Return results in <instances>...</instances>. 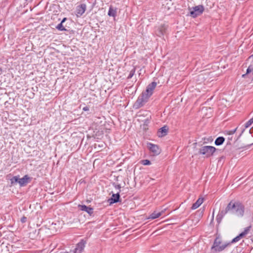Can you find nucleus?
<instances>
[{"mask_svg": "<svg viewBox=\"0 0 253 253\" xmlns=\"http://www.w3.org/2000/svg\"><path fill=\"white\" fill-rule=\"evenodd\" d=\"M230 212L232 214L240 217L243 216L244 213V207L239 202L231 201L227 206L225 210L219 211L216 216V220L220 223L224 216Z\"/></svg>", "mask_w": 253, "mask_h": 253, "instance_id": "f257e3e1", "label": "nucleus"}, {"mask_svg": "<svg viewBox=\"0 0 253 253\" xmlns=\"http://www.w3.org/2000/svg\"><path fill=\"white\" fill-rule=\"evenodd\" d=\"M215 148L211 146H204L202 147L199 151L200 154L204 155L205 157H210L215 151Z\"/></svg>", "mask_w": 253, "mask_h": 253, "instance_id": "f03ea898", "label": "nucleus"}, {"mask_svg": "<svg viewBox=\"0 0 253 253\" xmlns=\"http://www.w3.org/2000/svg\"><path fill=\"white\" fill-rule=\"evenodd\" d=\"M230 245V243H224L221 244L220 240L216 238L213 243L212 249H214L216 252H221L224 250L227 247Z\"/></svg>", "mask_w": 253, "mask_h": 253, "instance_id": "7ed1b4c3", "label": "nucleus"}, {"mask_svg": "<svg viewBox=\"0 0 253 253\" xmlns=\"http://www.w3.org/2000/svg\"><path fill=\"white\" fill-rule=\"evenodd\" d=\"M204 11V6L202 5H199L190 9V15L193 18H196L201 15Z\"/></svg>", "mask_w": 253, "mask_h": 253, "instance_id": "20e7f679", "label": "nucleus"}, {"mask_svg": "<svg viewBox=\"0 0 253 253\" xmlns=\"http://www.w3.org/2000/svg\"><path fill=\"white\" fill-rule=\"evenodd\" d=\"M149 97L146 95L145 94L142 93L141 95L138 98L134 104V107L136 108H138L141 107L143 105V104L146 102L148 99Z\"/></svg>", "mask_w": 253, "mask_h": 253, "instance_id": "39448f33", "label": "nucleus"}, {"mask_svg": "<svg viewBox=\"0 0 253 253\" xmlns=\"http://www.w3.org/2000/svg\"><path fill=\"white\" fill-rule=\"evenodd\" d=\"M156 85L157 83L156 82H152L151 84L148 85L145 92L143 93L145 94L149 98L153 94V90L155 89Z\"/></svg>", "mask_w": 253, "mask_h": 253, "instance_id": "423d86ee", "label": "nucleus"}, {"mask_svg": "<svg viewBox=\"0 0 253 253\" xmlns=\"http://www.w3.org/2000/svg\"><path fill=\"white\" fill-rule=\"evenodd\" d=\"M250 226L246 227L243 232H242L238 236L234 238L230 243L231 244L237 242L239 241L241 238L244 237L249 233V231L250 230Z\"/></svg>", "mask_w": 253, "mask_h": 253, "instance_id": "0eeeda50", "label": "nucleus"}, {"mask_svg": "<svg viewBox=\"0 0 253 253\" xmlns=\"http://www.w3.org/2000/svg\"><path fill=\"white\" fill-rule=\"evenodd\" d=\"M85 244V243L83 240L79 242L77 245V247L74 251V253H81L84 248Z\"/></svg>", "mask_w": 253, "mask_h": 253, "instance_id": "6e6552de", "label": "nucleus"}, {"mask_svg": "<svg viewBox=\"0 0 253 253\" xmlns=\"http://www.w3.org/2000/svg\"><path fill=\"white\" fill-rule=\"evenodd\" d=\"M148 147L154 154L157 155L159 154V148L157 145L149 143L148 144Z\"/></svg>", "mask_w": 253, "mask_h": 253, "instance_id": "1a4fd4ad", "label": "nucleus"}, {"mask_svg": "<svg viewBox=\"0 0 253 253\" xmlns=\"http://www.w3.org/2000/svg\"><path fill=\"white\" fill-rule=\"evenodd\" d=\"M168 130V127L164 126L161 128L157 132V135L159 137H163L167 135Z\"/></svg>", "mask_w": 253, "mask_h": 253, "instance_id": "9d476101", "label": "nucleus"}, {"mask_svg": "<svg viewBox=\"0 0 253 253\" xmlns=\"http://www.w3.org/2000/svg\"><path fill=\"white\" fill-rule=\"evenodd\" d=\"M120 198L119 192H117L116 194H113L112 197L109 199L110 204H113L119 201Z\"/></svg>", "mask_w": 253, "mask_h": 253, "instance_id": "9b49d317", "label": "nucleus"}, {"mask_svg": "<svg viewBox=\"0 0 253 253\" xmlns=\"http://www.w3.org/2000/svg\"><path fill=\"white\" fill-rule=\"evenodd\" d=\"M79 207L80 208V210L83 211H85L87 212L89 215H91L93 213V209L87 207L85 205H79Z\"/></svg>", "mask_w": 253, "mask_h": 253, "instance_id": "f8f14e48", "label": "nucleus"}, {"mask_svg": "<svg viewBox=\"0 0 253 253\" xmlns=\"http://www.w3.org/2000/svg\"><path fill=\"white\" fill-rule=\"evenodd\" d=\"M29 179V176L27 175H26L23 177L19 178V184L21 186H23L28 182Z\"/></svg>", "mask_w": 253, "mask_h": 253, "instance_id": "ddd939ff", "label": "nucleus"}, {"mask_svg": "<svg viewBox=\"0 0 253 253\" xmlns=\"http://www.w3.org/2000/svg\"><path fill=\"white\" fill-rule=\"evenodd\" d=\"M204 199L202 198H199L197 201L194 203L191 207L192 210H195L197 209L203 203Z\"/></svg>", "mask_w": 253, "mask_h": 253, "instance_id": "4468645a", "label": "nucleus"}, {"mask_svg": "<svg viewBox=\"0 0 253 253\" xmlns=\"http://www.w3.org/2000/svg\"><path fill=\"white\" fill-rule=\"evenodd\" d=\"M162 214V212L155 211L150 215L149 218L155 219L160 216Z\"/></svg>", "mask_w": 253, "mask_h": 253, "instance_id": "2eb2a0df", "label": "nucleus"}, {"mask_svg": "<svg viewBox=\"0 0 253 253\" xmlns=\"http://www.w3.org/2000/svg\"><path fill=\"white\" fill-rule=\"evenodd\" d=\"M117 10L116 8H114L113 7L110 6L108 11V15L110 16H113L115 17L116 15Z\"/></svg>", "mask_w": 253, "mask_h": 253, "instance_id": "dca6fc26", "label": "nucleus"}, {"mask_svg": "<svg viewBox=\"0 0 253 253\" xmlns=\"http://www.w3.org/2000/svg\"><path fill=\"white\" fill-rule=\"evenodd\" d=\"M224 140L223 137H218L215 141V144L217 146L221 145L224 142Z\"/></svg>", "mask_w": 253, "mask_h": 253, "instance_id": "f3484780", "label": "nucleus"}, {"mask_svg": "<svg viewBox=\"0 0 253 253\" xmlns=\"http://www.w3.org/2000/svg\"><path fill=\"white\" fill-rule=\"evenodd\" d=\"M66 18H64L62 20V21L61 22V23L60 24H59L57 26H56V28L59 30V31H65L66 30L65 28L64 27L63 25V23L65 22V21L66 20Z\"/></svg>", "mask_w": 253, "mask_h": 253, "instance_id": "a211bd4d", "label": "nucleus"}, {"mask_svg": "<svg viewBox=\"0 0 253 253\" xmlns=\"http://www.w3.org/2000/svg\"><path fill=\"white\" fill-rule=\"evenodd\" d=\"M252 121L251 120H250L249 121H248L245 125V128L243 129L242 131V133H243V132L245 131V129L250 127L252 125V124L253 123L252 122H251Z\"/></svg>", "mask_w": 253, "mask_h": 253, "instance_id": "6ab92c4d", "label": "nucleus"}, {"mask_svg": "<svg viewBox=\"0 0 253 253\" xmlns=\"http://www.w3.org/2000/svg\"><path fill=\"white\" fill-rule=\"evenodd\" d=\"M19 178L18 176H14L11 179V183H13L14 182L19 183Z\"/></svg>", "mask_w": 253, "mask_h": 253, "instance_id": "aec40b11", "label": "nucleus"}, {"mask_svg": "<svg viewBox=\"0 0 253 253\" xmlns=\"http://www.w3.org/2000/svg\"><path fill=\"white\" fill-rule=\"evenodd\" d=\"M141 164L143 165H149L151 164V162L148 160H143L141 161Z\"/></svg>", "mask_w": 253, "mask_h": 253, "instance_id": "412c9836", "label": "nucleus"}, {"mask_svg": "<svg viewBox=\"0 0 253 253\" xmlns=\"http://www.w3.org/2000/svg\"><path fill=\"white\" fill-rule=\"evenodd\" d=\"M114 187L117 190H119L118 192H120L121 191V186L120 185L115 184Z\"/></svg>", "mask_w": 253, "mask_h": 253, "instance_id": "4be33fe9", "label": "nucleus"}, {"mask_svg": "<svg viewBox=\"0 0 253 253\" xmlns=\"http://www.w3.org/2000/svg\"><path fill=\"white\" fill-rule=\"evenodd\" d=\"M27 221V217H25V216H23L21 218V221L22 222V223H25Z\"/></svg>", "mask_w": 253, "mask_h": 253, "instance_id": "5701e85b", "label": "nucleus"}, {"mask_svg": "<svg viewBox=\"0 0 253 253\" xmlns=\"http://www.w3.org/2000/svg\"><path fill=\"white\" fill-rule=\"evenodd\" d=\"M236 130H237V128L234 129V130H230V131H229L228 134L230 135L233 134L236 132Z\"/></svg>", "mask_w": 253, "mask_h": 253, "instance_id": "b1692460", "label": "nucleus"}, {"mask_svg": "<svg viewBox=\"0 0 253 253\" xmlns=\"http://www.w3.org/2000/svg\"><path fill=\"white\" fill-rule=\"evenodd\" d=\"M83 110L84 111H88L89 109H88V108L87 107H85L83 108Z\"/></svg>", "mask_w": 253, "mask_h": 253, "instance_id": "393cba45", "label": "nucleus"}, {"mask_svg": "<svg viewBox=\"0 0 253 253\" xmlns=\"http://www.w3.org/2000/svg\"><path fill=\"white\" fill-rule=\"evenodd\" d=\"M84 11H85L84 8L82 7V12L81 13V14L83 13L84 12Z\"/></svg>", "mask_w": 253, "mask_h": 253, "instance_id": "a878e982", "label": "nucleus"}, {"mask_svg": "<svg viewBox=\"0 0 253 253\" xmlns=\"http://www.w3.org/2000/svg\"><path fill=\"white\" fill-rule=\"evenodd\" d=\"M132 75H133V74L130 73V74H129V76H128V78H131V77H132Z\"/></svg>", "mask_w": 253, "mask_h": 253, "instance_id": "bb28decb", "label": "nucleus"}, {"mask_svg": "<svg viewBox=\"0 0 253 253\" xmlns=\"http://www.w3.org/2000/svg\"><path fill=\"white\" fill-rule=\"evenodd\" d=\"M251 58H253V54L251 56H250L249 58V59H251Z\"/></svg>", "mask_w": 253, "mask_h": 253, "instance_id": "cd10ccee", "label": "nucleus"}, {"mask_svg": "<svg viewBox=\"0 0 253 253\" xmlns=\"http://www.w3.org/2000/svg\"><path fill=\"white\" fill-rule=\"evenodd\" d=\"M250 120L252 121L251 122H252L253 123V117L252 119H251Z\"/></svg>", "mask_w": 253, "mask_h": 253, "instance_id": "c85d7f7f", "label": "nucleus"}]
</instances>
